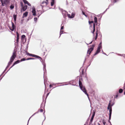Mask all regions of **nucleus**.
<instances>
[{
    "mask_svg": "<svg viewBox=\"0 0 125 125\" xmlns=\"http://www.w3.org/2000/svg\"><path fill=\"white\" fill-rule=\"evenodd\" d=\"M94 22L95 23H97V18L95 16L91 17L89 21V23H94Z\"/></svg>",
    "mask_w": 125,
    "mask_h": 125,
    "instance_id": "nucleus-1",
    "label": "nucleus"
},
{
    "mask_svg": "<svg viewBox=\"0 0 125 125\" xmlns=\"http://www.w3.org/2000/svg\"><path fill=\"white\" fill-rule=\"evenodd\" d=\"M25 52H26V54L27 55H29V56H30L33 57H35L37 58H40V59L41 60H42V58L39 56H38L37 55H35V54H31V53H29L28 52H27V51H25Z\"/></svg>",
    "mask_w": 125,
    "mask_h": 125,
    "instance_id": "nucleus-2",
    "label": "nucleus"
},
{
    "mask_svg": "<svg viewBox=\"0 0 125 125\" xmlns=\"http://www.w3.org/2000/svg\"><path fill=\"white\" fill-rule=\"evenodd\" d=\"M80 88L85 93V94H86L87 95L89 100H90L89 99V95L87 93V92L86 90L85 87L84 86H80Z\"/></svg>",
    "mask_w": 125,
    "mask_h": 125,
    "instance_id": "nucleus-3",
    "label": "nucleus"
},
{
    "mask_svg": "<svg viewBox=\"0 0 125 125\" xmlns=\"http://www.w3.org/2000/svg\"><path fill=\"white\" fill-rule=\"evenodd\" d=\"M16 52L14 51L13 52L12 54L11 57L10 59V61L11 62H12L16 57Z\"/></svg>",
    "mask_w": 125,
    "mask_h": 125,
    "instance_id": "nucleus-4",
    "label": "nucleus"
},
{
    "mask_svg": "<svg viewBox=\"0 0 125 125\" xmlns=\"http://www.w3.org/2000/svg\"><path fill=\"white\" fill-rule=\"evenodd\" d=\"M95 46V44H94L92 45V47L89 48L88 50L87 51V53L89 54V55L91 52L94 50V48ZM89 55L88 56H89Z\"/></svg>",
    "mask_w": 125,
    "mask_h": 125,
    "instance_id": "nucleus-5",
    "label": "nucleus"
},
{
    "mask_svg": "<svg viewBox=\"0 0 125 125\" xmlns=\"http://www.w3.org/2000/svg\"><path fill=\"white\" fill-rule=\"evenodd\" d=\"M42 62V64L43 65V70L44 71V75H43V78H44V74L45 73H46V64L43 61V60H41V59L40 60Z\"/></svg>",
    "mask_w": 125,
    "mask_h": 125,
    "instance_id": "nucleus-6",
    "label": "nucleus"
},
{
    "mask_svg": "<svg viewBox=\"0 0 125 125\" xmlns=\"http://www.w3.org/2000/svg\"><path fill=\"white\" fill-rule=\"evenodd\" d=\"M11 25L10 26V25H8V27L10 30L11 31H13L16 28V26H15V24H11Z\"/></svg>",
    "mask_w": 125,
    "mask_h": 125,
    "instance_id": "nucleus-7",
    "label": "nucleus"
},
{
    "mask_svg": "<svg viewBox=\"0 0 125 125\" xmlns=\"http://www.w3.org/2000/svg\"><path fill=\"white\" fill-rule=\"evenodd\" d=\"M0 1L2 3V5L3 6H4L5 5H7L9 2L8 0H1Z\"/></svg>",
    "mask_w": 125,
    "mask_h": 125,
    "instance_id": "nucleus-8",
    "label": "nucleus"
},
{
    "mask_svg": "<svg viewBox=\"0 0 125 125\" xmlns=\"http://www.w3.org/2000/svg\"><path fill=\"white\" fill-rule=\"evenodd\" d=\"M46 1H44L41 3V6H46L48 3V0H46Z\"/></svg>",
    "mask_w": 125,
    "mask_h": 125,
    "instance_id": "nucleus-9",
    "label": "nucleus"
},
{
    "mask_svg": "<svg viewBox=\"0 0 125 125\" xmlns=\"http://www.w3.org/2000/svg\"><path fill=\"white\" fill-rule=\"evenodd\" d=\"M3 24H0V32L3 31V30L5 28V25Z\"/></svg>",
    "mask_w": 125,
    "mask_h": 125,
    "instance_id": "nucleus-10",
    "label": "nucleus"
},
{
    "mask_svg": "<svg viewBox=\"0 0 125 125\" xmlns=\"http://www.w3.org/2000/svg\"><path fill=\"white\" fill-rule=\"evenodd\" d=\"M75 16V14L74 13H72L71 15L70 14H68L67 16L69 18H74Z\"/></svg>",
    "mask_w": 125,
    "mask_h": 125,
    "instance_id": "nucleus-11",
    "label": "nucleus"
},
{
    "mask_svg": "<svg viewBox=\"0 0 125 125\" xmlns=\"http://www.w3.org/2000/svg\"><path fill=\"white\" fill-rule=\"evenodd\" d=\"M111 101V100H110L109 101V103L108 104V105L107 107V109L108 110H109V112H112V108H110V103Z\"/></svg>",
    "mask_w": 125,
    "mask_h": 125,
    "instance_id": "nucleus-12",
    "label": "nucleus"
},
{
    "mask_svg": "<svg viewBox=\"0 0 125 125\" xmlns=\"http://www.w3.org/2000/svg\"><path fill=\"white\" fill-rule=\"evenodd\" d=\"M17 37L16 38L17 44L19 42L20 35L19 33L17 32H16Z\"/></svg>",
    "mask_w": 125,
    "mask_h": 125,
    "instance_id": "nucleus-13",
    "label": "nucleus"
},
{
    "mask_svg": "<svg viewBox=\"0 0 125 125\" xmlns=\"http://www.w3.org/2000/svg\"><path fill=\"white\" fill-rule=\"evenodd\" d=\"M32 12L33 13L32 15L34 16H35L36 15L35 9V8H32Z\"/></svg>",
    "mask_w": 125,
    "mask_h": 125,
    "instance_id": "nucleus-14",
    "label": "nucleus"
},
{
    "mask_svg": "<svg viewBox=\"0 0 125 125\" xmlns=\"http://www.w3.org/2000/svg\"><path fill=\"white\" fill-rule=\"evenodd\" d=\"M101 51V50L99 49H97V50L96 51V52L94 54V56H95V55H96L97 54H98Z\"/></svg>",
    "mask_w": 125,
    "mask_h": 125,
    "instance_id": "nucleus-15",
    "label": "nucleus"
},
{
    "mask_svg": "<svg viewBox=\"0 0 125 125\" xmlns=\"http://www.w3.org/2000/svg\"><path fill=\"white\" fill-rule=\"evenodd\" d=\"M22 9H21V11L22 10L23 11H25L27 9V5H25L22 7Z\"/></svg>",
    "mask_w": 125,
    "mask_h": 125,
    "instance_id": "nucleus-16",
    "label": "nucleus"
},
{
    "mask_svg": "<svg viewBox=\"0 0 125 125\" xmlns=\"http://www.w3.org/2000/svg\"><path fill=\"white\" fill-rule=\"evenodd\" d=\"M39 110H38V111L36 112L35 113H34V114H33L29 118V120H28V123H27V125H28V123H29V120H30V118L33 116L35 114H37V113H38L39 112Z\"/></svg>",
    "mask_w": 125,
    "mask_h": 125,
    "instance_id": "nucleus-17",
    "label": "nucleus"
},
{
    "mask_svg": "<svg viewBox=\"0 0 125 125\" xmlns=\"http://www.w3.org/2000/svg\"><path fill=\"white\" fill-rule=\"evenodd\" d=\"M98 31L97 30V31L96 32V36L95 38V40H96L98 37Z\"/></svg>",
    "mask_w": 125,
    "mask_h": 125,
    "instance_id": "nucleus-18",
    "label": "nucleus"
},
{
    "mask_svg": "<svg viewBox=\"0 0 125 125\" xmlns=\"http://www.w3.org/2000/svg\"><path fill=\"white\" fill-rule=\"evenodd\" d=\"M28 14V12H26L23 14V16L24 17H26L27 16Z\"/></svg>",
    "mask_w": 125,
    "mask_h": 125,
    "instance_id": "nucleus-19",
    "label": "nucleus"
},
{
    "mask_svg": "<svg viewBox=\"0 0 125 125\" xmlns=\"http://www.w3.org/2000/svg\"><path fill=\"white\" fill-rule=\"evenodd\" d=\"M12 62H11L10 61L8 63V64L7 66L6 67V68H8V67L11 64Z\"/></svg>",
    "mask_w": 125,
    "mask_h": 125,
    "instance_id": "nucleus-20",
    "label": "nucleus"
},
{
    "mask_svg": "<svg viewBox=\"0 0 125 125\" xmlns=\"http://www.w3.org/2000/svg\"><path fill=\"white\" fill-rule=\"evenodd\" d=\"M29 41H28V44H27V46H26V49H25V50H24V51L25 52L26 51H27V50L28 49V44H29Z\"/></svg>",
    "mask_w": 125,
    "mask_h": 125,
    "instance_id": "nucleus-21",
    "label": "nucleus"
},
{
    "mask_svg": "<svg viewBox=\"0 0 125 125\" xmlns=\"http://www.w3.org/2000/svg\"><path fill=\"white\" fill-rule=\"evenodd\" d=\"M55 0H52L51 2V6H53L54 4V2Z\"/></svg>",
    "mask_w": 125,
    "mask_h": 125,
    "instance_id": "nucleus-22",
    "label": "nucleus"
},
{
    "mask_svg": "<svg viewBox=\"0 0 125 125\" xmlns=\"http://www.w3.org/2000/svg\"><path fill=\"white\" fill-rule=\"evenodd\" d=\"M79 87H80V86H83L82 83L81 81H80V80L79 81Z\"/></svg>",
    "mask_w": 125,
    "mask_h": 125,
    "instance_id": "nucleus-23",
    "label": "nucleus"
},
{
    "mask_svg": "<svg viewBox=\"0 0 125 125\" xmlns=\"http://www.w3.org/2000/svg\"><path fill=\"white\" fill-rule=\"evenodd\" d=\"M112 114V112H109V120H110L111 119Z\"/></svg>",
    "mask_w": 125,
    "mask_h": 125,
    "instance_id": "nucleus-24",
    "label": "nucleus"
},
{
    "mask_svg": "<svg viewBox=\"0 0 125 125\" xmlns=\"http://www.w3.org/2000/svg\"><path fill=\"white\" fill-rule=\"evenodd\" d=\"M64 31L63 30H60V37L61 36V35L63 33Z\"/></svg>",
    "mask_w": 125,
    "mask_h": 125,
    "instance_id": "nucleus-25",
    "label": "nucleus"
},
{
    "mask_svg": "<svg viewBox=\"0 0 125 125\" xmlns=\"http://www.w3.org/2000/svg\"><path fill=\"white\" fill-rule=\"evenodd\" d=\"M25 37L26 36L25 35H23L21 36V39L22 40L23 39H25Z\"/></svg>",
    "mask_w": 125,
    "mask_h": 125,
    "instance_id": "nucleus-26",
    "label": "nucleus"
},
{
    "mask_svg": "<svg viewBox=\"0 0 125 125\" xmlns=\"http://www.w3.org/2000/svg\"><path fill=\"white\" fill-rule=\"evenodd\" d=\"M22 42H23V44H24L26 42V39L25 38V39H23L22 40H21Z\"/></svg>",
    "mask_w": 125,
    "mask_h": 125,
    "instance_id": "nucleus-27",
    "label": "nucleus"
},
{
    "mask_svg": "<svg viewBox=\"0 0 125 125\" xmlns=\"http://www.w3.org/2000/svg\"><path fill=\"white\" fill-rule=\"evenodd\" d=\"M123 92V90L122 89H120L119 90V93H121Z\"/></svg>",
    "mask_w": 125,
    "mask_h": 125,
    "instance_id": "nucleus-28",
    "label": "nucleus"
},
{
    "mask_svg": "<svg viewBox=\"0 0 125 125\" xmlns=\"http://www.w3.org/2000/svg\"><path fill=\"white\" fill-rule=\"evenodd\" d=\"M95 110H93V114H92V116H94V117L95 115Z\"/></svg>",
    "mask_w": 125,
    "mask_h": 125,
    "instance_id": "nucleus-29",
    "label": "nucleus"
},
{
    "mask_svg": "<svg viewBox=\"0 0 125 125\" xmlns=\"http://www.w3.org/2000/svg\"><path fill=\"white\" fill-rule=\"evenodd\" d=\"M25 60H27L25 58H23L21 59V60L20 61L21 62L23 61H24Z\"/></svg>",
    "mask_w": 125,
    "mask_h": 125,
    "instance_id": "nucleus-30",
    "label": "nucleus"
},
{
    "mask_svg": "<svg viewBox=\"0 0 125 125\" xmlns=\"http://www.w3.org/2000/svg\"><path fill=\"white\" fill-rule=\"evenodd\" d=\"M14 6L13 5H11L10 6V8L11 9H12L14 8Z\"/></svg>",
    "mask_w": 125,
    "mask_h": 125,
    "instance_id": "nucleus-31",
    "label": "nucleus"
},
{
    "mask_svg": "<svg viewBox=\"0 0 125 125\" xmlns=\"http://www.w3.org/2000/svg\"><path fill=\"white\" fill-rule=\"evenodd\" d=\"M16 17H17V16L16 15H13V17L14 19V20L15 21H16Z\"/></svg>",
    "mask_w": 125,
    "mask_h": 125,
    "instance_id": "nucleus-32",
    "label": "nucleus"
},
{
    "mask_svg": "<svg viewBox=\"0 0 125 125\" xmlns=\"http://www.w3.org/2000/svg\"><path fill=\"white\" fill-rule=\"evenodd\" d=\"M23 1L25 4H27L28 2L26 0H23Z\"/></svg>",
    "mask_w": 125,
    "mask_h": 125,
    "instance_id": "nucleus-33",
    "label": "nucleus"
},
{
    "mask_svg": "<svg viewBox=\"0 0 125 125\" xmlns=\"http://www.w3.org/2000/svg\"><path fill=\"white\" fill-rule=\"evenodd\" d=\"M102 48V46H99V45H98L97 49H99V50H100V49H101Z\"/></svg>",
    "mask_w": 125,
    "mask_h": 125,
    "instance_id": "nucleus-34",
    "label": "nucleus"
},
{
    "mask_svg": "<svg viewBox=\"0 0 125 125\" xmlns=\"http://www.w3.org/2000/svg\"><path fill=\"white\" fill-rule=\"evenodd\" d=\"M35 59V58H28L26 59V60H34Z\"/></svg>",
    "mask_w": 125,
    "mask_h": 125,
    "instance_id": "nucleus-35",
    "label": "nucleus"
},
{
    "mask_svg": "<svg viewBox=\"0 0 125 125\" xmlns=\"http://www.w3.org/2000/svg\"><path fill=\"white\" fill-rule=\"evenodd\" d=\"M62 24L61 25V30H63L64 28V25H62V24Z\"/></svg>",
    "mask_w": 125,
    "mask_h": 125,
    "instance_id": "nucleus-36",
    "label": "nucleus"
},
{
    "mask_svg": "<svg viewBox=\"0 0 125 125\" xmlns=\"http://www.w3.org/2000/svg\"><path fill=\"white\" fill-rule=\"evenodd\" d=\"M93 119H91L90 122L89 123V125L92 124V123L93 121Z\"/></svg>",
    "mask_w": 125,
    "mask_h": 125,
    "instance_id": "nucleus-37",
    "label": "nucleus"
},
{
    "mask_svg": "<svg viewBox=\"0 0 125 125\" xmlns=\"http://www.w3.org/2000/svg\"><path fill=\"white\" fill-rule=\"evenodd\" d=\"M93 24V29H95V26H96V25H97L98 24Z\"/></svg>",
    "mask_w": 125,
    "mask_h": 125,
    "instance_id": "nucleus-38",
    "label": "nucleus"
},
{
    "mask_svg": "<svg viewBox=\"0 0 125 125\" xmlns=\"http://www.w3.org/2000/svg\"><path fill=\"white\" fill-rule=\"evenodd\" d=\"M17 64H18L20 62H21L20 60H18L15 62Z\"/></svg>",
    "mask_w": 125,
    "mask_h": 125,
    "instance_id": "nucleus-39",
    "label": "nucleus"
},
{
    "mask_svg": "<svg viewBox=\"0 0 125 125\" xmlns=\"http://www.w3.org/2000/svg\"><path fill=\"white\" fill-rule=\"evenodd\" d=\"M14 65L13 64L12 65L11 67L7 71V72H6V73L8 72L9 71L10 69V68H12L13 66Z\"/></svg>",
    "mask_w": 125,
    "mask_h": 125,
    "instance_id": "nucleus-40",
    "label": "nucleus"
},
{
    "mask_svg": "<svg viewBox=\"0 0 125 125\" xmlns=\"http://www.w3.org/2000/svg\"><path fill=\"white\" fill-rule=\"evenodd\" d=\"M118 94H119L118 93H117L115 95V98H117L118 97Z\"/></svg>",
    "mask_w": 125,
    "mask_h": 125,
    "instance_id": "nucleus-41",
    "label": "nucleus"
},
{
    "mask_svg": "<svg viewBox=\"0 0 125 125\" xmlns=\"http://www.w3.org/2000/svg\"><path fill=\"white\" fill-rule=\"evenodd\" d=\"M50 93V92L49 93H48L46 95V98H45V100H46V98H47V96H48V95H49V94Z\"/></svg>",
    "mask_w": 125,
    "mask_h": 125,
    "instance_id": "nucleus-42",
    "label": "nucleus"
},
{
    "mask_svg": "<svg viewBox=\"0 0 125 125\" xmlns=\"http://www.w3.org/2000/svg\"><path fill=\"white\" fill-rule=\"evenodd\" d=\"M82 13L85 16H86V17H87V16L85 14V13L84 12H83V11H82Z\"/></svg>",
    "mask_w": 125,
    "mask_h": 125,
    "instance_id": "nucleus-43",
    "label": "nucleus"
},
{
    "mask_svg": "<svg viewBox=\"0 0 125 125\" xmlns=\"http://www.w3.org/2000/svg\"><path fill=\"white\" fill-rule=\"evenodd\" d=\"M7 68H6L5 69V70H4V71L1 74V75H0V77L1 76V75L2 74H3L5 72V71H6V70H7Z\"/></svg>",
    "mask_w": 125,
    "mask_h": 125,
    "instance_id": "nucleus-44",
    "label": "nucleus"
},
{
    "mask_svg": "<svg viewBox=\"0 0 125 125\" xmlns=\"http://www.w3.org/2000/svg\"><path fill=\"white\" fill-rule=\"evenodd\" d=\"M95 31V29H93V31L92 32V31H91L92 32V33L93 34H94V31Z\"/></svg>",
    "mask_w": 125,
    "mask_h": 125,
    "instance_id": "nucleus-45",
    "label": "nucleus"
},
{
    "mask_svg": "<svg viewBox=\"0 0 125 125\" xmlns=\"http://www.w3.org/2000/svg\"><path fill=\"white\" fill-rule=\"evenodd\" d=\"M114 104V103H113L112 104H110V108H111V107H112V106Z\"/></svg>",
    "mask_w": 125,
    "mask_h": 125,
    "instance_id": "nucleus-46",
    "label": "nucleus"
},
{
    "mask_svg": "<svg viewBox=\"0 0 125 125\" xmlns=\"http://www.w3.org/2000/svg\"><path fill=\"white\" fill-rule=\"evenodd\" d=\"M102 53H103V54H104V55H107V54H106L105 53H104V52H103V50H102Z\"/></svg>",
    "mask_w": 125,
    "mask_h": 125,
    "instance_id": "nucleus-47",
    "label": "nucleus"
},
{
    "mask_svg": "<svg viewBox=\"0 0 125 125\" xmlns=\"http://www.w3.org/2000/svg\"><path fill=\"white\" fill-rule=\"evenodd\" d=\"M103 124L104 125H105V124H106V122L104 121H103Z\"/></svg>",
    "mask_w": 125,
    "mask_h": 125,
    "instance_id": "nucleus-48",
    "label": "nucleus"
},
{
    "mask_svg": "<svg viewBox=\"0 0 125 125\" xmlns=\"http://www.w3.org/2000/svg\"><path fill=\"white\" fill-rule=\"evenodd\" d=\"M21 6L22 7L23 6V3L21 2Z\"/></svg>",
    "mask_w": 125,
    "mask_h": 125,
    "instance_id": "nucleus-49",
    "label": "nucleus"
},
{
    "mask_svg": "<svg viewBox=\"0 0 125 125\" xmlns=\"http://www.w3.org/2000/svg\"><path fill=\"white\" fill-rule=\"evenodd\" d=\"M37 18H35L34 19V21H37Z\"/></svg>",
    "mask_w": 125,
    "mask_h": 125,
    "instance_id": "nucleus-50",
    "label": "nucleus"
},
{
    "mask_svg": "<svg viewBox=\"0 0 125 125\" xmlns=\"http://www.w3.org/2000/svg\"><path fill=\"white\" fill-rule=\"evenodd\" d=\"M102 42H100V43L99 44V45L102 46Z\"/></svg>",
    "mask_w": 125,
    "mask_h": 125,
    "instance_id": "nucleus-51",
    "label": "nucleus"
},
{
    "mask_svg": "<svg viewBox=\"0 0 125 125\" xmlns=\"http://www.w3.org/2000/svg\"><path fill=\"white\" fill-rule=\"evenodd\" d=\"M52 85L51 84H50V85H49V87H50V88H51L52 87Z\"/></svg>",
    "mask_w": 125,
    "mask_h": 125,
    "instance_id": "nucleus-52",
    "label": "nucleus"
},
{
    "mask_svg": "<svg viewBox=\"0 0 125 125\" xmlns=\"http://www.w3.org/2000/svg\"><path fill=\"white\" fill-rule=\"evenodd\" d=\"M110 120H109H109H108V122L111 125H112V124H111V122H110Z\"/></svg>",
    "mask_w": 125,
    "mask_h": 125,
    "instance_id": "nucleus-53",
    "label": "nucleus"
},
{
    "mask_svg": "<svg viewBox=\"0 0 125 125\" xmlns=\"http://www.w3.org/2000/svg\"><path fill=\"white\" fill-rule=\"evenodd\" d=\"M27 4L29 6H31V4L30 3H29L28 2Z\"/></svg>",
    "mask_w": 125,
    "mask_h": 125,
    "instance_id": "nucleus-54",
    "label": "nucleus"
},
{
    "mask_svg": "<svg viewBox=\"0 0 125 125\" xmlns=\"http://www.w3.org/2000/svg\"><path fill=\"white\" fill-rule=\"evenodd\" d=\"M43 111V110L42 109H41L40 110V112H42Z\"/></svg>",
    "mask_w": 125,
    "mask_h": 125,
    "instance_id": "nucleus-55",
    "label": "nucleus"
},
{
    "mask_svg": "<svg viewBox=\"0 0 125 125\" xmlns=\"http://www.w3.org/2000/svg\"><path fill=\"white\" fill-rule=\"evenodd\" d=\"M13 64L15 65L16 64H17L16 63V62H14L13 63Z\"/></svg>",
    "mask_w": 125,
    "mask_h": 125,
    "instance_id": "nucleus-56",
    "label": "nucleus"
},
{
    "mask_svg": "<svg viewBox=\"0 0 125 125\" xmlns=\"http://www.w3.org/2000/svg\"><path fill=\"white\" fill-rule=\"evenodd\" d=\"M89 119H87V121H86V122L85 123V124H87L88 123V121Z\"/></svg>",
    "mask_w": 125,
    "mask_h": 125,
    "instance_id": "nucleus-57",
    "label": "nucleus"
},
{
    "mask_svg": "<svg viewBox=\"0 0 125 125\" xmlns=\"http://www.w3.org/2000/svg\"><path fill=\"white\" fill-rule=\"evenodd\" d=\"M94 118V117L92 116L91 119L93 120Z\"/></svg>",
    "mask_w": 125,
    "mask_h": 125,
    "instance_id": "nucleus-58",
    "label": "nucleus"
},
{
    "mask_svg": "<svg viewBox=\"0 0 125 125\" xmlns=\"http://www.w3.org/2000/svg\"><path fill=\"white\" fill-rule=\"evenodd\" d=\"M93 41H92L91 42H90L89 44H90L91 43H92V42H93Z\"/></svg>",
    "mask_w": 125,
    "mask_h": 125,
    "instance_id": "nucleus-59",
    "label": "nucleus"
},
{
    "mask_svg": "<svg viewBox=\"0 0 125 125\" xmlns=\"http://www.w3.org/2000/svg\"><path fill=\"white\" fill-rule=\"evenodd\" d=\"M56 84V83H53L52 84V85H55Z\"/></svg>",
    "mask_w": 125,
    "mask_h": 125,
    "instance_id": "nucleus-60",
    "label": "nucleus"
},
{
    "mask_svg": "<svg viewBox=\"0 0 125 125\" xmlns=\"http://www.w3.org/2000/svg\"><path fill=\"white\" fill-rule=\"evenodd\" d=\"M62 83H57L56 84H62Z\"/></svg>",
    "mask_w": 125,
    "mask_h": 125,
    "instance_id": "nucleus-61",
    "label": "nucleus"
},
{
    "mask_svg": "<svg viewBox=\"0 0 125 125\" xmlns=\"http://www.w3.org/2000/svg\"><path fill=\"white\" fill-rule=\"evenodd\" d=\"M68 85V84H63V85H61V86H63V85Z\"/></svg>",
    "mask_w": 125,
    "mask_h": 125,
    "instance_id": "nucleus-62",
    "label": "nucleus"
},
{
    "mask_svg": "<svg viewBox=\"0 0 125 125\" xmlns=\"http://www.w3.org/2000/svg\"><path fill=\"white\" fill-rule=\"evenodd\" d=\"M89 62L90 63V64L88 66V67L91 64V61L90 62Z\"/></svg>",
    "mask_w": 125,
    "mask_h": 125,
    "instance_id": "nucleus-63",
    "label": "nucleus"
},
{
    "mask_svg": "<svg viewBox=\"0 0 125 125\" xmlns=\"http://www.w3.org/2000/svg\"><path fill=\"white\" fill-rule=\"evenodd\" d=\"M33 30L32 31H31V34H30V35H31H31L32 34V32H33Z\"/></svg>",
    "mask_w": 125,
    "mask_h": 125,
    "instance_id": "nucleus-64",
    "label": "nucleus"
}]
</instances>
